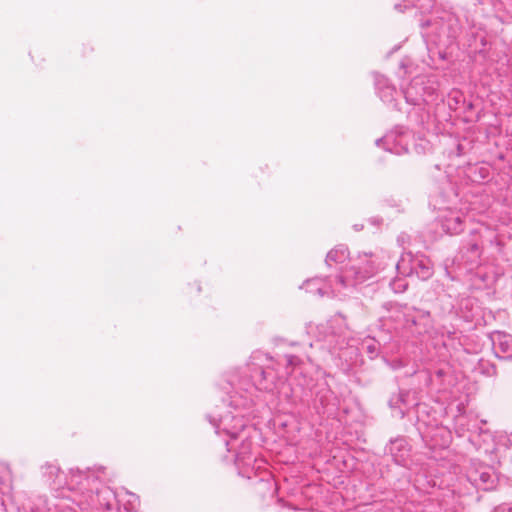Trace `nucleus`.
Returning a JSON list of instances; mask_svg holds the SVG:
<instances>
[{
  "label": "nucleus",
  "mask_w": 512,
  "mask_h": 512,
  "mask_svg": "<svg viewBox=\"0 0 512 512\" xmlns=\"http://www.w3.org/2000/svg\"><path fill=\"white\" fill-rule=\"evenodd\" d=\"M463 95L460 91H452L448 97V104L450 108L457 109V105L463 102Z\"/></svg>",
  "instance_id": "nucleus-25"
},
{
  "label": "nucleus",
  "mask_w": 512,
  "mask_h": 512,
  "mask_svg": "<svg viewBox=\"0 0 512 512\" xmlns=\"http://www.w3.org/2000/svg\"><path fill=\"white\" fill-rule=\"evenodd\" d=\"M316 399L320 402V404L322 405V407H326L330 404H335L334 401L336 399L333 391L328 388L327 386L319 389L317 392H316Z\"/></svg>",
  "instance_id": "nucleus-23"
},
{
  "label": "nucleus",
  "mask_w": 512,
  "mask_h": 512,
  "mask_svg": "<svg viewBox=\"0 0 512 512\" xmlns=\"http://www.w3.org/2000/svg\"><path fill=\"white\" fill-rule=\"evenodd\" d=\"M386 451L392 456L396 464L405 465L409 457L410 447L404 437H397L386 446Z\"/></svg>",
  "instance_id": "nucleus-16"
},
{
  "label": "nucleus",
  "mask_w": 512,
  "mask_h": 512,
  "mask_svg": "<svg viewBox=\"0 0 512 512\" xmlns=\"http://www.w3.org/2000/svg\"><path fill=\"white\" fill-rule=\"evenodd\" d=\"M490 340L495 355L500 359H512V336L501 331L490 334Z\"/></svg>",
  "instance_id": "nucleus-14"
},
{
  "label": "nucleus",
  "mask_w": 512,
  "mask_h": 512,
  "mask_svg": "<svg viewBox=\"0 0 512 512\" xmlns=\"http://www.w3.org/2000/svg\"><path fill=\"white\" fill-rule=\"evenodd\" d=\"M361 264V266H351L342 270L333 284L326 278L315 277L305 281L303 286L308 293L317 294L321 297L345 295L346 290L371 278L380 269L379 266H376V260L373 258L365 259Z\"/></svg>",
  "instance_id": "nucleus-2"
},
{
  "label": "nucleus",
  "mask_w": 512,
  "mask_h": 512,
  "mask_svg": "<svg viewBox=\"0 0 512 512\" xmlns=\"http://www.w3.org/2000/svg\"><path fill=\"white\" fill-rule=\"evenodd\" d=\"M387 364L393 369V370H398V369H401L402 367L405 366V363L403 362L402 359H393L391 361H387Z\"/></svg>",
  "instance_id": "nucleus-29"
},
{
  "label": "nucleus",
  "mask_w": 512,
  "mask_h": 512,
  "mask_svg": "<svg viewBox=\"0 0 512 512\" xmlns=\"http://www.w3.org/2000/svg\"><path fill=\"white\" fill-rule=\"evenodd\" d=\"M408 392L401 391L399 392L395 397H392L389 401V405L391 408L396 409L398 408V414L400 418L405 417V410L401 407V405L407 406V400Z\"/></svg>",
  "instance_id": "nucleus-22"
},
{
  "label": "nucleus",
  "mask_w": 512,
  "mask_h": 512,
  "mask_svg": "<svg viewBox=\"0 0 512 512\" xmlns=\"http://www.w3.org/2000/svg\"><path fill=\"white\" fill-rule=\"evenodd\" d=\"M98 472L104 474V468H100Z\"/></svg>",
  "instance_id": "nucleus-35"
},
{
  "label": "nucleus",
  "mask_w": 512,
  "mask_h": 512,
  "mask_svg": "<svg viewBox=\"0 0 512 512\" xmlns=\"http://www.w3.org/2000/svg\"><path fill=\"white\" fill-rule=\"evenodd\" d=\"M41 471L44 481L54 489L67 486L69 490L75 493L77 487L83 485V479L86 482L89 481V477L84 478V471L78 468L71 469L67 478L56 463L47 462L41 467Z\"/></svg>",
  "instance_id": "nucleus-8"
},
{
  "label": "nucleus",
  "mask_w": 512,
  "mask_h": 512,
  "mask_svg": "<svg viewBox=\"0 0 512 512\" xmlns=\"http://www.w3.org/2000/svg\"><path fill=\"white\" fill-rule=\"evenodd\" d=\"M363 347L366 350L368 356L371 359H374L378 355L380 344L374 338H367L363 342Z\"/></svg>",
  "instance_id": "nucleus-24"
},
{
  "label": "nucleus",
  "mask_w": 512,
  "mask_h": 512,
  "mask_svg": "<svg viewBox=\"0 0 512 512\" xmlns=\"http://www.w3.org/2000/svg\"><path fill=\"white\" fill-rule=\"evenodd\" d=\"M438 224L444 233L456 235L464 229V216L460 211L447 209L439 214Z\"/></svg>",
  "instance_id": "nucleus-12"
},
{
  "label": "nucleus",
  "mask_w": 512,
  "mask_h": 512,
  "mask_svg": "<svg viewBox=\"0 0 512 512\" xmlns=\"http://www.w3.org/2000/svg\"><path fill=\"white\" fill-rule=\"evenodd\" d=\"M394 9L399 11V12H402V4L401 3H397L394 5Z\"/></svg>",
  "instance_id": "nucleus-33"
},
{
  "label": "nucleus",
  "mask_w": 512,
  "mask_h": 512,
  "mask_svg": "<svg viewBox=\"0 0 512 512\" xmlns=\"http://www.w3.org/2000/svg\"><path fill=\"white\" fill-rule=\"evenodd\" d=\"M470 239L465 240L462 247L460 248L461 258L470 265L471 268L479 264V260L482 254V247L480 245L479 236L476 230H472L470 233Z\"/></svg>",
  "instance_id": "nucleus-13"
},
{
  "label": "nucleus",
  "mask_w": 512,
  "mask_h": 512,
  "mask_svg": "<svg viewBox=\"0 0 512 512\" xmlns=\"http://www.w3.org/2000/svg\"><path fill=\"white\" fill-rule=\"evenodd\" d=\"M420 26L430 58L434 61L437 55L439 59L445 60L447 49L454 43L460 31L458 19L452 13L443 11L440 16L421 20Z\"/></svg>",
  "instance_id": "nucleus-3"
},
{
  "label": "nucleus",
  "mask_w": 512,
  "mask_h": 512,
  "mask_svg": "<svg viewBox=\"0 0 512 512\" xmlns=\"http://www.w3.org/2000/svg\"><path fill=\"white\" fill-rule=\"evenodd\" d=\"M129 499L126 504H123L124 510L126 512H135L137 510V506L139 503L138 497L134 494H127Z\"/></svg>",
  "instance_id": "nucleus-26"
},
{
  "label": "nucleus",
  "mask_w": 512,
  "mask_h": 512,
  "mask_svg": "<svg viewBox=\"0 0 512 512\" xmlns=\"http://www.w3.org/2000/svg\"><path fill=\"white\" fill-rule=\"evenodd\" d=\"M428 116H429V115H428V113L423 112V113L421 114V119H420V120H419V122H418V123H419V125H423V124H424V122H425V119H426V118H428Z\"/></svg>",
  "instance_id": "nucleus-31"
},
{
  "label": "nucleus",
  "mask_w": 512,
  "mask_h": 512,
  "mask_svg": "<svg viewBox=\"0 0 512 512\" xmlns=\"http://www.w3.org/2000/svg\"><path fill=\"white\" fill-rule=\"evenodd\" d=\"M494 512H512V503H503L494 509Z\"/></svg>",
  "instance_id": "nucleus-30"
},
{
  "label": "nucleus",
  "mask_w": 512,
  "mask_h": 512,
  "mask_svg": "<svg viewBox=\"0 0 512 512\" xmlns=\"http://www.w3.org/2000/svg\"><path fill=\"white\" fill-rule=\"evenodd\" d=\"M251 429L246 430L245 434H240L238 440L233 442L235 447L228 450L229 452H235L234 462L239 474L247 478L251 477L249 471L254 470L257 463V459L252 453Z\"/></svg>",
  "instance_id": "nucleus-9"
},
{
  "label": "nucleus",
  "mask_w": 512,
  "mask_h": 512,
  "mask_svg": "<svg viewBox=\"0 0 512 512\" xmlns=\"http://www.w3.org/2000/svg\"><path fill=\"white\" fill-rule=\"evenodd\" d=\"M282 380L283 376H279L272 367V360L259 351L252 354L241 375L232 376L224 389L229 394L228 406L233 407L234 411L209 415V422L215 427L216 433L229 438L224 440L227 450L233 449V442L250 428L241 409L254 403L257 391L272 392Z\"/></svg>",
  "instance_id": "nucleus-1"
},
{
  "label": "nucleus",
  "mask_w": 512,
  "mask_h": 512,
  "mask_svg": "<svg viewBox=\"0 0 512 512\" xmlns=\"http://www.w3.org/2000/svg\"><path fill=\"white\" fill-rule=\"evenodd\" d=\"M390 286L395 293H402L407 289L408 283L405 282L403 279L398 278L392 280L390 282Z\"/></svg>",
  "instance_id": "nucleus-27"
},
{
  "label": "nucleus",
  "mask_w": 512,
  "mask_h": 512,
  "mask_svg": "<svg viewBox=\"0 0 512 512\" xmlns=\"http://www.w3.org/2000/svg\"><path fill=\"white\" fill-rule=\"evenodd\" d=\"M0 473L2 474L0 477V493L8 494L12 490V471L8 465L4 464L0 466Z\"/></svg>",
  "instance_id": "nucleus-20"
},
{
  "label": "nucleus",
  "mask_w": 512,
  "mask_h": 512,
  "mask_svg": "<svg viewBox=\"0 0 512 512\" xmlns=\"http://www.w3.org/2000/svg\"><path fill=\"white\" fill-rule=\"evenodd\" d=\"M89 477V481L84 479L83 485L77 487L72 501L81 509H104L108 512L119 509L122 500L118 499L115 492L106 485L98 483L99 475L92 472H84V478Z\"/></svg>",
  "instance_id": "nucleus-4"
},
{
  "label": "nucleus",
  "mask_w": 512,
  "mask_h": 512,
  "mask_svg": "<svg viewBox=\"0 0 512 512\" xmlns=\"http://www.w3.org/2000/svg\"><path fill=\"white\" fill-rule=\"evenodd\" d=\"M413 134L404 127H396L394 130L376 140L377 146H382L386 151L401 155L409 151L410 140Z\"/></svg>",
  "instance_id": "nucleus-10"
},
{
  "label": "nucleus",
  "mask_w": 512,
  "mask_h": 512,
  "mask_svg": "<svg viewBox=\"0 0 512 512\" xmlns=\"http://www.w3.org/2000/svg\"><path fill=\"white\" fill-rule=\"evenodd\" d=\"M438 90L439 83L435 75H419L403 87V94L407 104L421 107L424 103L435 101Z\"/></svg>",
  "instance_id": "nucleus-6"
},
{
  "label": "nucleus",
  "mask_w": 512,
  "mask_h": 512,
  "mask_svg": "<svg viewBox=\"0 0 512 512\" xmlns=\"http://www.w3.org/2000/svg\"><path fill=\"white\" fill-rule=\"evenodd\" d=\"M417 429L426 443L429 441L432 442V446H444L448 443V440H443V442L439 443L436 437L444 435H448V431L444 427L435 426L434 428L425 426L420 420L417 422Z\"/></svg>",
  "instance_id": "nucleus-17"
},
{
  "label": "nucleus",
  "mask_w": 512,
  "mask_h": 512,
  "mask_svg": "<svg viewBox=\"0 0 512 512\" xmlns=\"http://www.w3.org/2000/svg\"><path fill=\"white\" fill-rule=\"evenodd\" d=\"M283 360L287 365V369L297 366L300 362V359L295 355H285Z\"/></svg>",
  "instance_id": "nucleus-28"
},
{
  "label": "nucleus",
  "mask_w": 512,
  "mask_h": 512,
  "mask_svg": "<svg viewBox=\"0 0 512 512\" xmlns=\"http://www.w3.org/2000/svg\"><path fill=\"white\" fill-rule=\"evenodd\" d=\"M345 317L341 314L334 315L331 319L318 325L309 324L307 333L316 338L320 347L334 353L349 345Z\"/></svg>",
  "instance_id": "nucleus-5"
},
{
  "label": "nucleus",
  "mask_w": 512,
  "mask_h": 512,
  "mask_svg": "<svg viewBox=\"0 0 512 512\" xmlns=\"http://www.w3.org/2000/svg\"><path fill=\"white\" fill-rule=\"evenodd\" d=\"M363 228V225H354V229L356 231H360Z\"/></svg>",
  "instance_id": "nucleus-34"
},
{
  "label": "nucleus",
  "mask_w": 512,
  "mask_h": 512,
  "mask_svg": "<svg viewBox=\"0 0 512 512\" xmlns=\"http://www.w3.org/2000/svg\"><path fill=\"white\" fill-rule=\"evenodd\" d=\"M400 68H401V69H404V73H405V74H406V73H408V71H407V69H408V65H407V63H406L405 61H402V62L400 63Z\"/></svg>",
  "instance_id": "nucleus-32"
},
{
  "label": "nucleus",
  "mask_w": 512,
  "mask_h": 512,
  "mask_svg": "<svg viewBox=\"0 0 512 512\" xmlns=\"http://www.w3.org/2000/svg\"><path fill=\"white\" fill-rule=\"evenodd\" d=\"M375 89L380 99L387 104H391L393 108L399 109L395 101L396 88L389 79L379 73L374 74Z\"/></svg>",
  "instance_id": "nucleus-15"
},
{
  "label": "nucleus",
  "mask_w": 512,
  "mask_h": 512,
  "mask_svg": "<svg viewBox=\"0 0 512 512\" xmlns=\"http://www.w3.org/2000/svg\"><path fill=\"white\" fill-rule=\"evenodd\" d=\"M348 257L349 252L347 247L345 245H338L328 252L325 262L328 266H332V264H342Z\"/></svg>",
  "instance_id": "nucleus-19"
},
{
  "label": "nucleus",
  "mask_w": 512,
  "mask_h": 512,
  "mask_svg": "<svg viewBox=\"0 0 512 512\" xmlns=\"http://www.w3.org/2000/svg\"><path fill=\"white\" fill-rule=\"evenodd\" d=\"M399 275L405 277H415L425 281L432 277L434 273L433 265L428 257L423 254L403 253L395 264Z\"/></svg>",
  "instance_id": "nucleus-7"
},
{
  "label": "nucleus",
  "mask_w": 512,
  "mask_h": 512,
  "mask_svg": "<svg viewBox=\"0 0 512 512\" xmlns=\"http://www.w3.org/2000/svg\"><path fill=\"white\" fill-rule=\"evenodd\" d=\"M404 8H416L421 14L430 13L434 7L435 0H403Z\"/></svg>",
  "instance_id": "nucleus-21"
},
{
  "label": "nucleus",
  "mask_w": 512,
  "mask_h": 512,
  "mask_svg": "<svg viewBox=\"0 0 512 512\" xmlns=\"http://www.w3.org/2000/svg\"><path fill=\"white\" fill-rule=\"evenodd\" d=\"M467 480L477 489L490 490L496 477L490 466L472 462L467 470Z\"/></svg>",
  "instance_id": "nucleus-11"
},
{
  "label": "nucleus",
  "mask_w": 512,
  "mask_h": 512,
  "mask_svg": "<svg viewBox=\"0 0 512 512\" xmlns=\"http://www.w3.org/2000/svg\"><path fill=\"white\" fill-rule=\"evenodd\" d=\"M35 512H75L68 504L67 499H57L48 502L46 499L39 498V503L35 507Z\"/></svg>",
  "instance_id": "nucleus-18"
}]
</instances>
